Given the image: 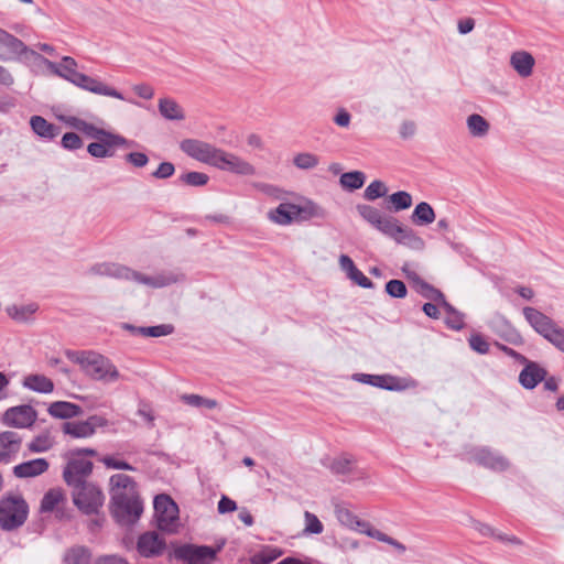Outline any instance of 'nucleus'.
<instances>
[{"label":"nucleus","instance_id":"dca6fc26","mask_svg":"<svg viewBox=\"0 0 564 564\" xmlns=\"http://www.w3.org/2000/svg\"><path fill=\"white\" fill-rule=\"evenodd\" d=\"M93 471V463L84 458L70 459L63 471V478L69 487L88 482L86 478Z\"/></svg>","mask_w":564,"mask_h":564},{"label":"nucleus","instance_id":"79ce46f5","mask_svg":"<svg viewBox=\"0 0 564 564\" xmlns=\"http://www.w3.org/2000/svg\"><path fill=\"white\" fill-rule=\"evenodd\" d=\"M340 185L349 191L362 187L365 183V174L359 171L347 172L341 174L339 178Z\"/></svg>","mask_w":564,"mask_h":564},{"label":"nucleus","instance_id":"09e8293b","mask_svg":"<svg viewBox=\"0 0 564 564\" xmlns=\"http://www.w3.org/2000/svg\"><path fill=\"white\" fill-rule=\"evenodd\" d=\"M386 292L395 299H403L406 296V286L401 280H390L386 284Z\"/></svg>","mask_w":564,"mask_h":564},{"label":"nucleus","instance_id":"680f3d73","mask_svg":"<svg viewBox=\"0 0 564 564\" xmlns=\"http://www.w3.org/2000/svg\"><path fill=\"white\" fill-rule=\"evenodd\" d=\"M458 31L459 33L462 34H467L469 33L470 31H473L474 26H475V22L473 19L468 18V19H465V20H460L458 22Z\"/></svg>","mask_w":564,"mask_h":564},{"label":"nucleus","instance_id":"603ef678","mask_svg":"<svg viewBox=\"0 0 564 564\" xmlns=\"http://www.w3.org/2000/svg\"><path fill=\"white\" fill-rule=\"evenodd\" d=\"M126 161L134 167H143L149 163V158L143 152H130L126 155Z\"/></svg>","mask_w":564,"mask_h":564},{"label":"nucleus","instance_id":"473e14b6","mask_svg":"<svg viewBox=\"0 0 564 564\" xmlns=\"http://www.w3.org/2000/svg\"><path fill=\"white\" fill-rule=\"evenodd\" d=\"M65 122L69 127L87 134L88 137H90L93 139H97V140L107 135L108 133H110V131L101 129V128H97L94 124H91L78 117H68L65 119Z\"/></svg>","mask_w":564,"mask_h":564},{"label":"nucleus","instance_id":"423d86ee","mask_svg":"<svg viewBox=\"0 0 564 564\" xmlns=\"http://www.w3.org/2000/svg\"><path fill=\"white\" fill-rule=\"evenodd\" d=\"M74 505L85 514H98L105 502V495L99 486L89 481L72 487Z\"/></svg>","mask_w":564,"mask_h":564},{"label":"nucleus","instance_id":"2eb2a0df","mask_svg":"<svg viewBox=\"0 0 564 564\" xmlns=\"http://www.w3.org/2000/svg\"><path fill=\"white\" fill-rule=\"evenodd\" d=\"M131 142L124 137L110 132L107 135L98 139L97 142H91L87 147V152L97 159L111 158L115 155V149L124 147L128 148Z\"/></svg>","mask_w":564,"mask_h":564},{"label":"nucleus","instance_id":"2f4dec72","mask_svg":"<svg viewBox=\"0 0 564 564\" xmlns=\"http://www.w3.org/2000/svg\"><path fill=\"white\" fill-rule=\"evenodd\" d=\"M466 127L470 137L476 139L486 138L490 130L488 120L478 113H473L467 117Z\"/></svg>","mask_w":564,"mask_h":564},{"label":"nucleus","instance_id":"7c9ffc66","mask_svg":"<svg viewBox=\"0 0 564 564\" xmlns=\"http://www.w3.org/2000/svg\"><path fill=\"white\" fill-rule=\"evenodd\" d=\"M22 386L39 393H51L54 390L53 381L44 375H29L24 377Z\"/></svg>","mask_w":564,"mask_h":564},{"label":"nucleus","instance_id":"6e6552de","mask_svg":"<svg viewBox=\"0 0 564 564\" xmlns=\"http://www.w3.org/2000/svg\"><path fill=\"white\" fill-rule=\"evenodd\" d=\"M109 273L118 278L132 280L154 289L169 286L183 279V275L180 273L161 272L153 275H148L127 267H115L111 271H109Z\"/></svg>","mask_w":564,"mask_h":564},{"label":"nucleus","instance_id":"13d9d810","mask_svg":"<svg viewBox=\"0 0 564 564\" xmlns=\"http://www.w3.org/2000/svg\"><path fill=\"white\" fill-rule=\"evenodd\" d=\"M133 91L143 99H151L154 96V89L148 84L133 86Z\"/></svg>","mask_w":564,"mask_h":564},{"label":"nucleus","instance_id":"3c124183","mask_svg":"<svg viewBox=\"0 0 564 564\" xmlns=\"http://www.w3.org/2000/svg\"><path fill=\"white\" fill-rule=\"evenodd\" d=\"M62 145L67 150H75L83 145V141L78 134L74 132H67L62 138Z\"/></svg>","mask_w":564,"mask_h":564},{"label":"nucleus","instance_id":"c756f323","mask_svg":"<svg viewBox=\"0 0 564 564\" xmlns=\"http://www.w3.org/2000/svg\"><path fill=\"white\" fill-rule=\"evenodd\" d=\"M39 310L36 303L11 304L6 307V312L13 321L18 323H29Z\"/></svg>","mask_w":564,"mask_h":564},{"label":"nucleus","instance_id":"9d476101","mask_svg":"<svg viewBox=\"0 0 564 564\" xmlns=\"http://www.w3.org/2000/svg\"><path fill=\"white\" fill-rule=\"evenodd\" d=\"M225 542L216 546L184 544L175 550V557L186 564H213L218 552L224 547Z\"/></svg>","mask_w":564,"mask_h":564},{"label":"nucleus","instance_id":"4d7b16f0","mask_svg":"<svg viewBox=\"0 0 564 564\" xmlns=\"http://www.w3.org/2000/svg\"><path fill=\"white\" fill-rule=\"evenodd\" d=\"M402 139H410L416 133V124L413 121H403L399 130Z\"/></svg>","mask_w":564,"mask_h":564},{"label":"nucleus","instance_id":"aec40b11","mask_svg":"<svg viewBox=\"0 0 564 564\" xmlns=\"http://www.w3.org/2000/svg\"><path fill=\"white\" fill-rule=\"evenodd\" d=\"M110 499L115 496H137L139 495L135 481L128 475L115 474L109 478Z\"/></svg>","mask_w":564,"mask_h":564},{"label":"nucleus","instance_id":"6e6d98bb","mask_svg":"<svg viewBox=\"0 0 564 564\" xmlns=\"http://www.w3.org/2000/svg\"><path fill=\"white\" fill-rule=\"evenodd\" d=\"M95 564H129L128 561L117 554L102 555L96 558Z\"/></svg>","mask_w":564,"mask_h":564},{"label":"nucleus","instance_id":"393cba45","mask_svg":"<svg viewBox=\"0 0 564 564\" xmlns=\"http://www.w3.org/2000/svg\"><path fill=\"white\" fill-rule=\"evenodd\" d=\"M371 386L389 391H402L414 387V382L391 375H373Z\"/></svg>","mask_w":564,"mask_h":564},{"label":"nucleus","instance_id":"774afa93","mask_svg":"<svg viewBox=\"0 0 564 564\" xmlns=\"http://www.w3.org/2000/svg\"><path fill=\"white\" fill-rule=\"evenodd\" d=\"M341 547L345 550H357L359 547V542L351 538L343 539Z\"/></svg>","mask_w":564,"mask_h":564},{"label":"nucleus","instance_id":"e433bc0d","mask_svg":"<svg viewBox=\"0 0 564 564\" xmlns=\"http://www.w3.org/2000/svg\"><path fill=\"white\" fill-rule=\"evenodd\" d=\"M435 220V212L429 203L417 204L412 214V221L419 226L430 225Z\"/></svg>","mask_w":564,"mask_h":564},{"label":"nucleus","instance_id":"49530a36","mask_svg":"<svg viewBox=\"0 0 564 564\" xmlns=\"http://www.w3.org/2000/svg\"><path fill=\"white\" fill-rule=\"evenodd\" d=\"M388 193L386 184L381 181L371 182L365 189V198L368 200H375L379 197L384 196Z\"/></svg>","mask_w":564,"mask_h":564},{"label":"nucleus","instance_id":"20e7f679","mask_svg":"<svg viewBox=\"0 0 564 564\" xmlns=\"http://www.w3.org/2000/svg\"><path fill=\"white\" fill-rule=\"evenodd\" d=\"M335 516L340 524L350 530L366 534L369 538L376 539L377 541L387 543L394 547L399 553H404L406 550L404 544L376 529L369 522L360 520L355 513L345 507L337 506L335 508Z\"/></svg>","mask_w":564,"mask_h":564},{"label":"nucleus","instance_id":"0eeeda50","mask_svg":"<svg viewBox=\"0 0 564 564\" xmlns=\"http://www.w3.org/2000/svg\"><path fill=\"white\" fill-rule=\"evenodd\" d=\"M143 512L140 496H115L110 499V513L120 525H133Z\"/></svg>","mask_w":564,"mask_h":564},{"label":"nucleus","instance_id":"f704fd0d","mask_svg":"<svg viewBox=\"0 0 564 564\" xmlns=\"http://www.w3.org/2000/svg\"><path fill=\"white\" fill-rule=\"evenodd\" d=\"M159 111L167 120L181 121L185 118L182 107L172 98L159 99Z\"/></svg>","mask_w":564,"mask_h":564},{"label":"nucleus","instance_id":"338daca9","mask_svg":"<svg viewBox=\"0 0 564 564\" xmlns=\"http://www.w3.org/2000/svg\"><path fill=\"white\" fill-rule=\"evenodd\" d=\"M247 143L249 147L253 149H261L262 148V139L258 134H250L247 138Z\"/></svg>","mask_w":564,"mask_h":564},{"label":"nucleus","instance_id":"8fccbe9b","mask_svg":"<svg viewBox=\"0 0 564 564\" xmlns=\"http://www.w3.org/2000/svg\"><path fill=\"white\" fill-rule=\"evenodd\" d=\"M208 180V175L200 172H188L183 176V181L191 186H203Z\"/></svg>","mask_w":564,"mask_h":564},{"label":"nucleus","instance_id":"a211bd4d","mask_svg":"<svg viewBox=\"0 0 564 564\" xmlns=\"http://www.w3.org/2000/svg\"><path fill=\"white\" fill-rule=\"evenodd\" d=\"M356 208L360 217H362V219H365L367 223H369L371 226H373L376 229H378L384 235L389 232L390 228L395 221V218L386 216L373 206L359 204L357 205Z\"/></svg>","mask_w":564,"mask_h":564},{"label":"nucleus","instance_id":"bf43d9fd","mask_svg":"<svg viewBox=\"0 0 564 564\" xmlns=\"http://www.w3.org/2000/svg\"><path fill=\"white\" fill-rule=\"evenodd\" d=\"M236 509H237V503L226 496H223L218 502V512L219 513L232 512Z\"/></svg>","mask_w":564,"mask_h":564},{"label":"nucleus","instance_id":"f257e3e1","mask_svg":"<svg viewBox=\"0 0 564 564\" xmlns=\"http://www.w3.org/2000/svg\"><path fill=\"white\" fill-rule=\"evenodd\" d=\"M21 57L31 58L43 64L52 74L64 78L75 86L89 93L123 100V95L112 86L107 85L94 77L77 72V62L70 56H64L59 64H56L37 52L31 50L23 41L0 29V59L13 61ZM14 77L4 66L0 64V85L11 86Z\"/></svg>","mask_w":564,"mask_h":564},{"label":"nucleus","instance_id":"412c9836","mask_svg":"<svg viewBox=\"0 0 564 564\" xmlns=\"http://www.w3.org/2000/svg\"><path fill=\"white\" fill-rule=\"evenodd\" d=\"M473 458L484 467L502 471L509 467V462L501 455L488 449L478 448L473 453Z\"/></svg>","mask_w":564,"mask_h":564},{"label":"nucleus","instance_id":"e2e57ef3","mask_svg":"<svg viewBox=\"0 0 564 564\" xmlns=\"http://www.w3.org/2000/svg\"><path fill=\"white\" fill-rule=\"evenodd\" d=\"M423 312L431 318L440 317V311H438L437 306L433 303H425L423 305Z\"/></svg>","mask_w":564,"mask_h":564},{"label":"nucleus","instance_id":"864d4df0","mask_svg":"<svg viewBox=\"0 0 564 564\" xmlns=\"http://www.w3.org/2000/svg\"><path fill=\"white\" fill-rule=\"evenodd\" d=\"M175 172V167L171 162H163L152 173V176L159 180H164L172 176Z\"/></svg>","mask_w":564,"mask_h":564},{"label":"nucleus","instance_id":"4468645a","mask_svg":"<svg viewBox=\"0 0 564 564\" xmlns=\"http://www.w3.org/2000/svg\"><path fill=\"white\" fill-rule=\"evenodd\" d=\"M180 147L181 150L188 156L212 166L215 165L218 153L220 151V149L214 147L210 143L195 139L183 140Z\"/></svg>","mask_w":564,"mask_h":564},{"label":"nucleus","instance_id":"f3484780","mask_svg":"<svg viewBox=\"0 0 564 564\" xmlns=\"http://www.w3.org/2000/svg\"><path fill=\"white\" fill-rule=\"evenodd\" d=\"M387 236L413 250H423L425 247L424 240L411 228L401 225L398 219H395Z\"/></svg>","mask_w":564,"mask_h":564},{"label":"nucleus","instance_id":"bb28decb","mask_svg":"<svg viewBox=\"0 0 564 564\" xmlns=\"http://www.w3.org/2000/svg\"><path fill=\"white\" fill-rule=\"evenodd\" d=\"M47 411L53 417L63 420L80 416L84 413L79 405L67 401H55L50 404Z\"/></svg>","mask_w":564,"mask_h":564},{"label":"nucleus","instance_id":"5701e85b","mask_svg":"<svg viewBox=\"0 0 564 564\" xmlns=\"http://www.w3.org/2000/svg\"><path fill=\"white\" fill-rule=\"evenodd\" d=\"M510 65L520 77L527 78L533 73L535 59L527 51H516L510 56Z\"/></svg>","mask_w":564,"mask_h":564},{"label":"nucleus","instance_id":"f8f14e48","mask_svg":"<svg viewBox=\"0 0 564 564\" xmlns=\"http://www.w3.org/2000/svg\"><path fill=\"white\" fill-rule=\"evenodd\" d=\"M214 167L238 176H253L257 173L253 164L235 153L226 152L221 149Z\"/></svg>","mask_w":564,"mask_h":564},{"label":"nucleus","instance_id":"58836bf2","mask_svg":"<svg viewBox=\"0 0 564 564\" xmlns=\"http://www.w3.org/2000/svg\"><path fill=\"white\" fill-rule=\"evenodd\" d=\"M304 525L302 529V535H319L324 532V524L316 514L310 511L303 512Z\"/></svg>","mask_w":564,"mask_h":564},{"label":"nucleus","instance_id":"a18cd8bd","mask_svg":"<svg viewBox=\"0 0 564 564\" xmlns=\"http://www.w3.org/2000/svg\"><path fill=\"white\" fill-rule=\"evenodd\" d=\"M389 200L397 212L406 209L412 205V196L404 191L391 194Z\"/></svg>","mask_w":564,"mask_h":564},{"label":"nucleus","instance_id":"ddd939ff","mask_svg":"<svg viewBox=\"0 0 564 564\" xmlns=\"http://www.w3.org/2000/svg\"><path fill=\"white\" fill-rule=\"evenodd\" d=\"M108 420L101 415H91L84 421H69L62 425L64 434L73 438H88L96 433L97 427L108 426Z\"/></svg>","mask_w":564,"mask_h":564},{"label":"nucleus","instance_id":"37998d69","mask_svg":"<svg viewBox=\"0 0 564 564\" xmlns=\"http://www.w3.org/2000/svg\"><path fill=\"white\" fill-rule=\"evenodd\" d=\"M293 163L297 169L312 170L318 165L319 159L313 153L302 152L294 156Z\"/></svg>","mask_w":564,"mask_h":564},{"label":"nucleus","instance_id":"5fc2aeb1","mask_svg":"<svg viewBox=\"0 0 564 564\" xmlns=\"http://www.w3.org/2000/svg\"><path fill=\"white\" fill-rule=\"evenodd\" d=\"M469 345L479 354H487L489 351V344L479 335H473L469 338Z\"/></svg>","mask_w":564,"mask_h":564},{"label":"nucleus","instance_id":"69168bd1","mask_svg":"<svg viewBox=\"0 0 564 564\" xmlns=\"http://www.w3.org/2000/svg\"><path fill=\"white\" fill-rule=\"evenodd\" d=\"M403 271L406 274V278L413 282L414 288L419 285L420 282H423V280L419 276V274L413 270H408L406 267H403Z\"/></svg>","mask_w":564,"mask_h":564},{"label":"nucleus","instance_id":"4be33fe9","mask_svg":"<svg viewBox=\"0 0 564 564\" xmlns=\"http://www.w3.org/2000/svg\"><path fill=\"white\" fill-rule=\"evenodd\" d=\"M165 543L155 532H147L138 540V551L145 557L155 556L162 553Z\"/></svg>","mask_w":564,"mask_h":564},{"label":"nucleus","instance_id":"1a4fd4ad","mask_svg":"<svg viewBox=\"0 0 564 564\" xmlns=\"http://www.w3.org/2000/svg\"><path fill=\"white\" fill-rule=\"evenodd\" d=\"M28 505L20 496H9L0 501V525L6 530L15 529L28 517Z\"/></svg>","mask_w":564,"mask_h":564},{"label":"nucleus","instance_id":"0e129e2a","mask_svg":"<svg viewBox=\"0 0 564 564\" xmlns=\"http://www.w3.org/2000/svg\"><path fill=\"white\" fill-rule=\"evenodd\" d=\"M332 468L339 474L349 471V462L346 459H339L333 463Z\"/></svg>","mask_w":564,"mask_h":564},{"label":"nucleus","instance_id":"de8ad7c7","mask_svg":"<svg viewBox=\"0 0 564 564\" xmlns=\"http://www.w3.org/2000/svg\"><path fill=\"white\" fill-rule=\"evenodd\" d=\"M182 400L186 404H188L191 406H195V408L205 406L208 409H213L217 404L215 400L205 399L198 394H184V395H182Z\"/></svg>","mask_w":564,"mask_h":564},{"label":"nucleus","instance_id":"ea45409f","mask_svg":"<svg viewBox=\"0 0 564 564\" xmlns=\"http://www.w3.org/2000/svg\"><path fill=\"white\" fill-rule=\"evenodd\" d=\"M126 328L133 330V332L135 330L143 336H150V337L167 336L174 332V327L171 324H162V325H156V326L139 327V328L127 325Z\"/></svg>","mask_w":564,"mask_h":564},{"label":"nucleus","instance_id":"c9c22d12","mask_svg":"<svg viewBox=\"0 0 564 564\" xmlns=\"http://www.w3.org/2000/svg\"><path fill=\"white\" fill-rule=\"evenodd\" d=\"M20 448V438L14 432L0 433V459H6Z\"/></svg>","mask_w":564,"mask_h":564},{"label":"nucleus","instance_id":"39448f33","mask_svg":"<svg viewBox=\"0 0 564 564\" xmlns=\"http://www.w3.org/2000/svg\"><path fill=\"white\" fill-rule=\"evenodd\" d=\"M523 315L536 333L564 352V329L549 316L533 307H524Z\"/></svg>","mask_w":564,"mask_h":564},{"label":"nucleus","instance_id":"6ab92c4d","mask_svg":"<svg viewBox=\"0 0 564 564\" xmlns=\"http://www.w3.org/2000/svg\"><path fill=\"white\" fill-rule=\"evenodd\" d=\"M36 416L35 411L30 405L14 406L6 411L3 415L4 424L14 427H28L32 425Z\"/></svg>","mask_w":564,"mask_h":564},{"label":"nucleus","instance_id":"4c0bfd02","mask_svg":"<svg viewBox=\"0 0 564 564\" xmlns=\"http://www.w3.org/2000/svg\"><path fill=\"white\" fill-rule=\"evenodd\" d=\"M415 290L425 299L438 302L445 310L452 311V306L446 302L444 294L426 283L425 281L420 282Z\"/></svg>","mask_w":564,"mask_h":564},{"label":"nucleus","instance_id":"052dcab7","mask_svg":"<svg viewBox=\"0 0 564 564\" xmlns=\"http://www.w3.org/2000/svg\"><path fill=\"white\" fill-rule=\"evenodd\" d=\"M334 121L337 126L346 128L350 124V115L345 109H339Z\"/></svg>","mask_w":564,"mask_h":564},{"label":"nucleus","instance_id":"9b49d317","mask_svg":"<svg viewBox=\"0 0 564 564\" xmlns=\"http://www.w3.org/2000/svg\"><path fill=\"white\" fill-rule=\"evenodd\" d=\"M156 523L160 530L173 533L178 527V507L166 495H159L154 499Z\"/></svg>","mask_w":564,"mask_h":564},{"label":"nucleus","instance_id":"7ed1b4c3","mask_svg":"<svg viewBox=\"0 0 564 564\" xmlns=\"http://www.w3.org/2000/svg\"><path fill=\"white\" fill-rule=\"evenodd\" d=\"M326 210L310 199H303L300 204L281 203L278 207L270 209L268 219L279 226H289L293 223L307 221L313 218L326 217Z\"/></svg>","mask_w":564,"mask_h":564},{"label":"nucleus","instance_id":"c03bdc74","mask_svg":"<svg viewBox=\"0 0 564 564\" xmlns=\"http://www.w3.org/2000/svg\"><path fill=\"white\" fill-rule=\"evenodd\" d=\"M100 462L105 465L108 469H118V470H130L133 471L135 468L131 466L126 460L121 459L119 456L116 455H105L100 458Z\"/></svg>","mask_w":564,"mask_h":564},{"label":"nucleus","instance_id":"a878e982","mask_svg":"<svg viewBox=\"0 0 564 564\" xmlns=\"http://www.w3.org/2000/svg\"><path fill=\"white\" fill-rule=\"evenodd\" d=\"M48 463L44 458H35L14 466L13 475L18 478H31L44 474Z\"/></svg>","mask_w":564,"mask_h":564},{"label":"nucleus","instance_id":"72a5a7b5","mask_svg":"<svg viewBox=\"0 0 564 564\" xmlns=\"http://www.w3.org/2000/svg\"><path fill=\"white\" fill-rule=\"evenodd\" d=\"M30 126L35 134L44 139L52 140L59 133V129L56 126L50 123L41 116L31 117Z\"/></svg>","mask_w":564,"mask_h":564},{"label":"nucleus","instance_id":"c85d7f7f","mask_svg":"<svg viewBox=\"0 0 564 564\" xmlns=\"http://www.w3.org/2000/svg\"><path fill=\"white\" fill-rule=\"evenodd\" d=\"M546 371L534 362H529L520 372L519 381L525 389H533L545 379Z\"/></svg>","mask_w":564,"mask_h":564},{"label":"nucleus","instance_id":"b1692460","mask_svg":"<svg viewBox=\"0 0 564 564\" xmlns=\"http://www.w3.org/2000/svg\"><path fill=\"white\" fill-rule=\"evenodd\" d=\"M66 503V496L61 488H52L44 496L40 505L42 513L55 511L58 517L63 516L62 507Z\"/></svg>","mask_w":564,"mask_h":564},{"label":"nucleus","instance_id":"f03ea898","mask_svg":"<svg viewBox=\"0 0 564 564\" xmlns=\"http://www.w3.org/2000/svg\"><path fill=\"white\" fill-rule=\"evenodd\" d=\"M67 358L77 364L89 379L102 383H112L121 378L113 362L95 351H67Z\"/></svg>","mask_w":564,"mask_h":564},{"label":"nucleus","instance_id":"a19ab883","mask_svg":"<svg viewBox=\"0 0 564 564\" xmlns=\"http://www.w3.org/2000/svg\"><path fill=\"white\" fill-rule=\"evenodd\" d=\"M90 552L84 546L72 547L65 553V564H88L90 561Z\"/></svg>","mask_w":564,"mask_h":564},{"label":"nucleus","instance_id":"cd10ccee","mask_svg":"<svg viewBox=\"0 0 564 564\" xmlns=\"http://www.w3.org/2000/svg\"><path fill=\"white\" fill-rule=\"evenodd\" d=\"M339 267L346 272L347 276L359 286L366 289L372 286V282L356 268L354 261L348 256L341 254L339 257Z\"/></svg>","mask_w":564,"mask_h":564}]
</instances>
